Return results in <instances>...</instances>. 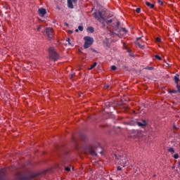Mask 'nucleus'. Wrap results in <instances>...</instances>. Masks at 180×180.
I'll return each instance as SVG.
<instances>
[{"mask_svg": "<svg viewBox=\"0 0 180 180\" xmlns=\"http://www.w3.org/2000/svg\"><path fill=\"white\" fill-rule=\"evenodd\" d=\"M93 15L98 22H100V23H102L103 26H105V24L110 25V23L113 22V20L109 19L110 17L105 15V12L103 11L96 12Z\"/></svg>", "mask_w": 180, "mask_h": 180, "instance_id": "obj_1", "label": "nucleus"}, {"mask_svg": "<svg viewBox=\"0 0 180 180\" xmlns=\"http://www.w3.org/2000/svg\"><path fill=\"white\" fill-rule=\"evenodd\" d=\"M115 157L117 158V162L121 165V167H126L127 164V161H129V159L127 158V155L124 154L122 155H120L117 158V155H115Z\"/></svg>", "mask_w": 180, "mask_h": 180, "instance_id": "obj_2", "label": "nucleus"}, {"mask_svg": "<svg viewBox=\"0 0 180 180\" xmlns=\"http://www.w3.org/2000/svg\"><path fill=\"white\" fill-rule=\"evenodd\" d=\"M49 58L51 60H53V61H56L58 60V54L57 52H56V50H54V48L51 47L49 49Z\"/></svg>", "mask_w": 180, "mask_h": 180, "instance_id": "obj_3", "label": "nucleus"}, {"mask_svg": "<svg viewBox=\"0 0 180 180\" xmlns=\"http://www.w3.org/2000/svg\"><path fill=\"white\" fill-rule=\"evenodd\" d=\"M84 49H89V46H92V44H94V38L91 37H84Z\"/></svg>", "mask_w": 180, "mask_h": 180, "instance_id": "obj_4", "label": "nucleus"}, {"mask_svg": "<svg viewBox=\"0 0 180 180\" xmlns=\"http://www.w3.org/2000/svg\"><path fill=\"white\" fill-rule=\"evenodd\" d=\"M44 33L46 36V37H48L49 40H51V39L54 37V31L51 27L46 28Z\"/></svg>", "mask_w": 180, "mask_h": 180, "instance_id": "obj_5", "label": "nucleus"}, {"mask_svg": "<svg viewBox=\"0 0 180 180\" xmlns=\"http://www.w3.org/2000/svg\"><path fill=\"white\" fill-rule=\"evenodd\" d=\"M46 13H47V11L46 8H40L38 10V14L39 16H41V18L44 17L46 15Z\"/></svg>", "mask_w": 180, "mask_h": 180, "instance_id": "obj_6", "label": "nucleus"}, {"mask_svg": "<svg viewBox=\"0 0 180 180\" xmlns=\"http://www.w3.org/2000/svg\"><path fill=\"white\" fill-rule=\"evenodd\" d=\"M77 0H68V6L70 9H74V4H77Z\"/></svg>", "mask_w": 180, "mask_h": 180, "instance_id": "obj_7", "label": "nucleus"}, {"mask_svg": "<svg viewBox=\"0 0 180 180\" xmlns=\"http://www.w3.org/2000/svg\"><path fill=\"white\" fill-rule=\"evenodd\" d=\"M136 123L140 127H144L147 126V122H146V120H142L141 122H138Z\"/></svg>", "mask_w": 180, "mask_h": 180, "instance_id": "obj_8", "label": "nucleus"}, {"mask_svg": "<svg viewBox=\"0 0 180 180\" xmlns=\"http://www.w3.org/2000/svg\"><path fill=\"white\" fill-rule=\"evenodd\" d=\"M139 40H140V38H137L136 41V46H137V47H139V49H144V45H141L140 44V42H139Z\"/></svg>", "mask_w": 180, "mask_h": 180, "instance_id": "obj_9", "label": "nucleus"}, {"mask_svg": "<svg viewBox=\"0 0 180 180\" xmlns=\"http://www.w3.org/2000/svg\"><path fill=\"white\" fill-rule=\"evenodd\" d=\"M0 180H5V172L0 170Z\"/></svg>", "mask_w": 180, "mask_h": 180, "instance_id": "obj_10", "label": "nucleus"}, {"mask_svg": "<svg viewBox=\"0 0 180 180\" xmlns=\"http://www.w3.org/2000/svg\"><path fill=\"white\" fill-rule=\"evenodd\" d=\"M174 82L175 84H178L179 82V75H176L174 76Z\"/></svg>", "mask_w": 180, "mask_h": 180, "instance_id": "obj_11", "label": "nucleus"}, {"mask_svg": "<svg viewBox=\"0 0 180 180\" xmlns=\"http://www.w3.org/2000/svg\"><path fill=\"white\" fill-rule=\"evenodd\" d=\"M120 32L121 34L124 35L127 33V30H126V28H121Z\"/></svg>", "mask_w": 180, "mask_h": 180, "instance_id": "obj_12", "label": "nucleus"}, {"mask_svg": "<svg viewBox=\"0 0 180 180\" xmlns=\"http://www.w3.org/2000/svg\"><path fill=\"white\" fill-rule=\"evenodd\" d=\"M146 5L148 6V8H150V9H153L154 8V4H153L148 1L146 2Z\"/></svg>", "mask_w": 180, "mask_h": 180, "instance_id": "obj_13", "label": "nucleus"}, {"mask_svg": "<svg viewBox=\"0 0 180 180\" xmlns=\"http://www.w3.org/2000/svg\"><path fill=\"white\" fill-rule=\"evenodd\" d=\"M96 62L94 63L91 66L90 68H89V70H94V68H95V67H96Z\"/></svg>", "mask_w": 180, "mask_h": 180, "instance_id": "obj_14", "label": "nucleus"}, {"mask_svg": "<svg viewBox=\"0 0 180 180\" xmlns=\"http://www.w3.org/2000/svg\"><path fill=\"white\" fill-rule=\"evenodd\" d=\"M94 27H89L88 28H87V31L88 32H90V33H94Z\"/></svg>", "mask_w": 180, "mask_h": 180, "instance_id": "obj_15", "label": "nucleus"}, {"mask_svg": "<svg viewBox=\"0 0 180 180\" xmlns=\"http://www.w3.org/2000/svg\"><path fill=\"white\" fill-rule=\"evenodd\" d=\"M168 152L172 153V154H174V153H175V150H174L173 148H169L168 149Z\"/></svg>", "mask_w": 180, "mask_h": 180, "instance_id": "obj_16", "label": "nucleus"}, {"mask_svg": "<svg viewBox=\"0 0 180 180\" xmlns=\"http://www.w3.org/2000/svg\"><path fill=\"white\" fill-rule=\"evenodd\" d=\"M155 58H157V60H159V61H161V60H162V58H161V56H158V55H155Z\"/></svg>", "mask_w": 180, "mask_h": 180, "instance_id": "obj_17", "label": "nucleus"}, {"mask_svg": "<svg viewBox=\"0 0 180 180\" xmlns=\"http://www.w3.org/2000/svg\"><path fill=\"white\" fill-rule=\"evenodd\" d=\"M174 158L175 159V160H178V158H179V155L177 154V153H176L175 155H174Z\"/></svg>", "mask_w": 180, "mask_h": 180, "instance_id": "obj_18", "label": "nucleus"}, {"mask_svg": "<svg viewBox=\"0 0 180 180\" xmlns=\"http://www.w3.org/2000/svg\"><path fill=\"white\" fill-rule=\"evenodd\" d=\"M169 94H176V90L172 89V90L169 91Z\"/></svg>", "mask_w": 180, "mask_h": 180, "instance_id": "obj_19", "label": "nucleus"}, {"mask_svg": "<svg viewBox=\"0 0 180 180\" xmlns=\"http://www.w3.org/2000/svg\"><path fill=\"white\" fill-rule=\"evenodd\" d=\"M136 13H140V12H141V8H137L136 9Z\"/></svg>", "mask_w": 180, "mask_h": 180, "instance_id": "obj_20", "label": "nucleus"}, {"mask_svg": "<svg viewBox=\"0 0 180 180\" xmlns=\"http://www.w3.org/2000/svg\"><path fill=\"white\" fill-rule=\"evenodd\" d=\"M78 29H79V30H80V32H82V30H84V27H82V25H79L78 27Z\"/></svg>", "mask_w": 180, "mask_h": 180, "instance_id": "obj_21", "label": "nucleus"}, {"mask_svg": "<svg viewBox=\"0 0 180 180\" xmlns=\"http://www.w3.org/2000/svg\"><path fill=\"white\" fill-rule=\"evenodd\" d=\"M111 70H112V71H116V67H115V65H112V66H111Z\"/></svg>", "mask_w": 180, "mask_h": 180, "instance_id": "obj_22", "label": "nucleus"}, {"mask_svg": "<svg viewBox=\"0 0 180 180\" xmlns=\"http://www.w3.org/2000/svg\"><path fill=\"white\" fill-rule=\"evenodd\" d=\"M91 155H96V152L94 150H91Z\"/></svg>", "mask_w": 180, "mask_h": 180, "instance_id": "obj_23", "label": "nucleus"}, {"mask_svg": "<svg viewBox=\"0 0 180 180\" xmlns=\"http://www.w3.org/2000/svg\"><path fill=\"white\" fill-rule=\"evenodd\" d=\"M65 171H68V172L71 171V167H65Z\"/></svg>", "mask_w": 180, "mask_h": 180, "instance_id": "obj_24", "label": "nucleus"}, {"mask_svg": "<svg viewBox=\"0 0 180 180\" xmlns=\"http://www.w3.org/2000/svg\"><path fill=\"white\" fill-rule=\"evenodd\" d=\"M176 88H177L178 92L180 93V86H179V84H176Z\"/></svg>", "mask_w": 180, "mask_h": 180, "instance_id": "obj_25", "label": "nucleus"}, {"mask_svg": "<svg viewBox=\"0 0 180 180\" xmlns=\"http://www.w3.org/2000/svg\"><path fill=\"white\" fill-rule=\"evenodd\" d=\"M70 38H67L66 39V41H68V44H70L71 46V42H70Z\"/></svg>", "mask_w": 180, "mask_h": 180, "instance_id": "obj_26", "label": "nucleus"}, {"mask_svg": "<svg viewBox=\"0 0 180 180\" xmlns=\"http://www.w3.org/2000/svg\"><path fill=\"white\" fill-rule=\"evenodd\" d=\"M146 70H154V68H153V67H147Z\"/></svg>", "mask_w": 180, "mask_h": 180, "instance_id": "obj_27", "label": "nucleus"}, {"mask_svg": "<svg viewBox=\"0 0 180 180\" xmlns=\"http://www.w3.org/2000/svg\"><path fill=\"white\" fill-rule=\"evenodd\" d=\"M156 41H161V38H160V37H157L156 38Z\"/></svg>", "mask_w": 180, "mask_h": 180, "instance_id": "obj_28", "label": "nucleus"}, {"mask_svg": "<svg viewBox=\"0 0 180 180\" xmlns=\"http://www.w3.org/2000/svg\"><path fill=\"white\" fill-rule=\"evenodd\" d=\"M117 171H122V167L118 166L117 168Z\"/></svg>", "mask_w": 180, "mask_h": 180, "instance_id": "obj_29", "label": "nucleus"}, {"mask_svg": "<svg viewBox=\"0 0 180 180\" xmlns=\"http://www.w3.org/2000/svg\"><path fill=\"white\" fill-rule=\"evenodd\" d=\"M159 4H160V5H163L164 3H162V1L161 0H158Z\"/></svg>", "mask_w": 180, "mask_h": 180, "instance_id": "obj_30", "label": "nucleus"}, {"mask_svg": "<svg viewBox=\"0 0 180 180\" xmlns=\"http://www.w3.org/2000/svg\"><path fill=\"white\" fill-rule=\"evenodd\" d=\"M124 47H125L126 50H127L128 52L130 51V50L129 49V48H127V46H124Z\"/></svg>", "mask_w": 180, "mask_h": 180, "instance_id": "obj_31", "label": "nucleus"}, {"mask_svg": "<svg viewBox=\"0 0 180 180\" xmlns=\"http://www.w3.org/2000/svg\"><path fill=\"white\" fill-rule=\"evenodd\" d=\"M104 88H106V89L109 88V85H105V86H104Z\"/></svg>", "mask_w": 180, "mask_h": 180, "instance_id": "obj_32", "label": "nucleus"}, {"mask_svg": "<svg viewBox=\"0 0 180 180\" xmlns=\"http://www.w3.org/2000/svg\"><path fill=\"white\" fill-rule=\"evenodd\" d=\"M40 29H41V27L39 26V27H37V30H39Z\"/></svg>", "mask_w": 180, "mask_h": 180, "instance_id": "obj_33", "label": "nucleus"}, {"mask_svg": "<svg viewBox=\"0 0 180 180\" xmlns=\"http://www.w3.org/2000/svg\"><path fill=\"white\" fill-rule=\"evenodd\" d=\"M178 167L180 168V162H178Z\"/></svg>", "mask_w": 180, "mask_h": 180, "instance_id": "obj_34", "label": "nucleus"}, {"mask_svg": "<svg viewBox=\"0 0 180 180\" xmlns=\"http://www.w3.org/2000/svg\"><path fill=\"white\" fill-rule=\"evenodd\" d=\"M120 24V22H117V26H119Z\"/></svg>", "mask_w": 180, "mask_h": 180, "instance_id": "obj_35", "label": "nucleus"}, {"mask_svg": "<svg viewBox=\"0 0 180 180\" xmlns=\"http://www.w3.org/2000/svg\"><path fill=\"white\" fill-rule=\"evenodd\" d=\"M70 33H72V32L70 31Z\"/></svg>", "mask_w": 180, "mask_h": 180, "instance_id": "obj_36", "label": "nucleus"}, {"mask_svg": "<svg viewBox=\"0 0 180 180\" xmlns=\"http://www.w3.org/2000/svg\"><path fill=\"white\" fill-rule=\"evenodd\" d=\"M76 32H78V30H76Z\"/></svg>", "mask_w": 180, "mask_h": 180, "instance_id": "obj_37", "label": "nucleus"}, {"mask_svg": "<svg viewBox=\"0 0 180 180\" xmlns=\"http://www.w3.org/2000/svg\"><path fill=\"white\" fill-rule=\"evenodd\" d=\"M93 51H95V50L93 49Z\"/></svg>", "mask_w": 180, "mask_h": 180, "instance_id": "obj_38", "label": "nucleus"}, {"mask_svg": "<svg viewBox=\"0 0 180 180\" xmlns=\"http://www.w3.org/2000/svg\"><path fill=\"white\" fill-rule=\"evenodd\" d=\"M153 176H155V175H153Z\"/></svg>", "mask_w": 180, "mask_h": 180, "instance_id": "obj_39", "label": "nucleus"}]
</instances>
